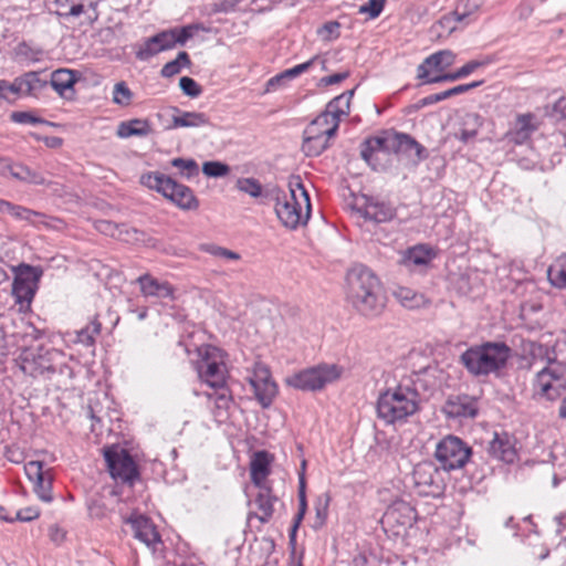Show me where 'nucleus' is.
<instances>
[{"label":"nucleus","instance_id":"obj_11","mask_svg":"<svg viewBox=\"0 0 566 566\" xmlns=\"http://www.w3.org/2000/svg\"><path fill=\"white\" fill-rule=\"evenodd\" d=\"M197 370L200 379L211 388H222L227 384V367L216 347L206 348L197 364Z\"/></svg>","mask_w":566,"mask_h":566},{"label":"nucleus","instance_id":"obj_15","mask_svg":"<svg viewBox=\"0 0 566 566\" xmlns=\"http://www.w3.org/2000/svg\"><path fill=\"white\" fill-rule=\"evenodd\" d=\"M249 382L260 405L269 408L277 395V386L271 377L270 369L263 364H255Z\"/></svg>","mask_w":566,"mask_h":566},{"label":"nucleus","instance_id":"obj_57","mask_svg":"<svg viewBox=\"0 0 566 566\" xmlns=\"http://www.w3.org/2000/svg\"><path fill=\"white\" fill-rule=\"evenodd\" d=\"M482 83H483V81H475V82L468 83V84L457 85V86H454L452 88L443 91L442 92L443 98L447 99V98H450V97H453V96L467 93V92H469V91H471V90L482 85Z\"/></svg>","mask_w":566,"mask_h":566},{"label":"nucleus","instance_id":"obj_21","mask_svg":"<svg viewBox=\"0 0 566 566\" xmlns=\"http://www.w3.org/2000/svg\"><path fill=\"white\" fill-rule=\"evenodd\" d=\"M126 524L130 526L135 538L155 551V546L160 543V535L150 518L140 514L132 515L126 520Z\"/></svg>","mask_w":566,"mask_h":566},{"label":"nucleus","instance_id":"obj_8","mask_svg":"<svg viewBox=\"0 0 566 566\" xmlns=\"http://www.w3.org/2000/svg\"><path fill=\"white\" fill-rule=\"evenodd\" d=\"M104 458L108 472L116 482L132 485L138 479L137 465L126 449L106 448L104 450Z\"/></svg>","mask_w":566,"mask_h":566},{"label":"nucleus","instance_id":"obj_58","mask_svg":"<svg viewBox=\"0 0 566 566\" xmlns=\"http://www.w3.org/2000/svg\"><path fill=\"white\" fill-rule=\"evenodd\" d=\"M546 114L556 119H565L566 118V96H562L558 98L552 106L551 111H546Z\"/></svg>","mask_w":566,"mask_h":566},{"label":"nucleus","instance_id":"obj_45","mask_svg":"<svg viewBox=\"0 0 566 566\" xmlns=\"http://www.w3.org/2000/svg\"><path fill=\"white\" fill-rule=\"evenodd\" d=\"M171 165L188 179L199 174L198 164L193 159L174 158Z\"/></svg>","mask_w":566,"mask_h":566},{"label":"nucleus","instance_id":"obj_31","mask_svg":"<svg viewBox=\"0 0 566 566\" xmlns=\"http://www.w3.org/2000/svg\"><path fill=\"white\" fill-rule=\"evenodd\" d=\"M8 170L11 177L22 182L31 185H45L46 180L42 174L32 170L28 166L22 164H13L8 166Z\"/></svg>","mask_w":566,"mask_h":566},{"label":"nucleus","instance_id":"obj_29","mask_svg":"<svg viewBox=\"0 0 566 566\" xmlns=\"http://www.w3.org/2000/svg\"><path fill=\"white\" fill-rule=\"evenodd\" d=\"M270 474V455L266 451H259L254 454L251 467L250 475L251 481L255 486H268L265 483Z\"/></svg>","mask_w":566,"mask_h":566},{"label":"nucleus","instance_id":"obj_48","mask_svg":"<svg viewBox=\"0 0 566 566\" xmlns=\"http://www.w3.org/2000/svg\"><path fill=\"white\" fill-rule=\"evenodd\" d=\"M237 187L240 191H243L253 198H259L262 195V185L254 178L239 179Z\"/></svg>","mask_w":566,"mask_h":566},{"label":"nucleus","instance_id":"obj_44","mask_svg":"<svg viewBox=\"0 0 566 566\" xmlns=\"http://www.w3.org/2000/svg\"><path fill=\"white\" fill-rule=\"evenodd\" d=\"M133 93L125 82H118L115 84L113 90V102L120 106H127L130 104Z\"/></svg>","mask_w":566,"mask_h":566},{"label":"nucleus","instance_id":"obj_25","mask_svg":"<svg viewBox=\"0 0 566 566\" xmlns=\"http://www.w3.org/2000/svg\"><path fill=\"white\" fill-rule=\"evenodd\" d=\"M77 80L76 71L59 69L51 74L50 84L60 96L72 98L75 94L74 85Z\"/></svg>","mask_w":566,"mask_h":566},{"label":"nucleus","instance_id":"obj_49","mask_svg":"<svg viewBox=\"0 0 566 566\" xmlns=\"http://www.w3.org/2000/svg\"><path fill=\"white\" fill-rule=\"evenodd\" d=\"M229 171L230 167L220 161H206L202 166V172L208 177H224Z\"/></svg>","mask_w":566,"mask_h":566},{"label":"nucleus","instance_id":"obj_1","mask_svg":"<svg viewBox=\"0 0 566 566\" xmlns=\"http://www.w3.org/2000/svg\"><path fill=\"white\" fill-rule=\"evenodd\" d=\"M346 298L366 317L380 315L385 297L377 275L364 264L353 265L346 274Z\"/></svg>","mask_w":566,"mask_h":566},{"label":"nucleus","instance_id":"obj_52","mask_svg":"<svg viewBox=\"0 0 566 566\" xmlns=\"http://www.w3.org/2000/svg\"><path fill=\"white\" fill-rule=\"evenodd\" d=\"M154 38L156 40L155 42H157L161 51L170 50L177 45L172 29L161 31L155 34Z\"/></svg>","mask_w":566,"mask_h":566},{"label":"nucleus","instance_id":"obj_4","mask_svg":"<svg viewBox=\"0 0 566 566\" xmlns=\"http://www.w3.org/2000/svg\"><path fill=\"white\" fill-rule=\"evenodd\" d=\"M511 348L503 342H485L473 345L460 356V363L474 377L497 375L506 367Z\"/></svg>","mask_w":566,"mask_h":566},{"label":"nucleus","instance_id":"obj_2","mask_svg":"<svg viewBox=\"0 0 566 566\" xmlns=\"http://www.w3.org/2000/svg\"><path fill=\"white\" fill-rule=\"evenodd\" d=\"M380 154L405 155L415 163L428 157L427 149L415 138L403 133H386L365 139L360 144V157L373 168L377 169Z\"/></svg>","mask_w":566,"mask_h":566},{"label":"nucleus","instance_id":"obj_60","mask_svg":"<svg viewBox=\"0 0 566 566\" xmlns=\"http://www.w3.org/2000/svg\"><path fill=\"white\" fill-rule=\"evenodd\" d=\"M39 515H40L39 509L33 507V506H28V507L17 511V513L14 515V520L20 521V522H31V521L38 518Z\"/></svg>","mask_w":566,"mask_h":566},{"label":"nucleus","instance_id":"obj_51","mask_svg":"<svg viewBox=\"0 0 566 566\" xmlns=\"http://www.w3.org/2000/svg\"><path fill=\"white\" fill-rule=\"evenodd\" d=\"M216 392L209 395V399H213L218 409H228L232 402L230 390L223 386L222 388H214Z\"/></svg>","mask_w":566,"mask_h":566},{"label":"nucleus","instance_id":"obj_26","mask_svg":"<svg viewBox=\"0 0 566 566\" xmlns=\"http://www.w3.org/2000/svg\"><path fill=\"white\" fill-rule=\"evenodd\" d=\"M136 282L140 286L142 294L146 297L174 298V287L168 282H160L148 273L140 275Z\"/></svg>","mask_w":566,"mask_h":566},{"label":"nucleus","instance_id":"obj_62","mask_svg":"<svg viewBox=\"0 0 566 566\" xmlns=\"http://www.w3.org/2000/svg\"><path fill=\"white\" fill-rule=\"evenodd\" d=\"M489 63H490L489 59L472 60V61H469L467 64H464L462 67H460V70L462 72L463 77H467L470 74H472L475 70H478L479 67L485 66Z\"/></svg>","mask_w":566,"mask_h":566},{"label":"nucleus","instance_id":"obj_38","mask_svg":"<svg viewBox=\"0 0 566 566\" xmlns=\"http://www.w3.org/2000/svg\"><path fill=\"white\" fill-rule=\"evenodd\" d=\"M102 324L97 317L92 319L76 336V342L85 346H92L95 343V336L101 333Z\"/></svg>","mask_w":566,"mask_h":566},{"label":"nucleus","instance_id":"obj_36","mask_svg":"<svg viewBox=\"0 0 566 566\" xmlns=\"http://www.w3.org/2000/svg\"><path fill=\"white\" fill-rule=\"evenodd\" d=\"M331 138L325 136H303L302 150L306 156H319L325 149L328 148Z\"/></svg>","mask_w":566,"mask_h":566},{"label":"nucleus","instance_id":"obj_40","mask_svg":"<svg viewBox=\"0 0 566 566\" xmlns=\"http://www.w3.org/2000/svg\"><path fill=\"white\" fill-rule=\"evenodd\" d=\"M33 489L39 499L43 502L52 501V476L50 472L43 475V478L33 483Z\"/></svg>","mask_w":566,"mask_h":566},{"label":"nucleus","instance_id":"obj_6","mask_svg":"<svg viewBox=\"0 0 566 566\" xmlns=\"http://www.w3.org/2000/svg\"><path fill=\"white\" fill-rule=\"evenodd\" d=\"M140 184L161 193L180 209L193 210L199 206L193 191L189 187L178 184L172 178L159 171H151L142 175Z\"/></svg>","mask_w":566,"mask_h":566},{"label":"nucleus","instance_id":"obj_64","mask_svg":"<svg viewBox=\"0 0 566 566\" xmlns=\"http://www.w3.org/2000/svg\"><path fill=\"white\" fill-rule=\"evenodd\" d=\"M348 75H349L348 72H343V73H335V74H332L328 76H324L319 80V85L328 86V85L338 84L342 81L346 80L348 77Z\"/></svg>","mask_w":566,"mask_h":566},{"label":"nucleus","instance_id":"obj_50","mask_svg":"<svg viewBox=\"0 0 566 566\" xmlns=\"http://www.w3.org/2000/svg\"><path fill=\"white\" fill-rule=\"evenodd\" d=\"M200 29L201 28L199 24H188L181 28H172L176 38V44L184 45L189 39H191L195 35V32Z\"/></svg>","mask_w":566,"mask_h":566},{"label":"nucleus","instance_id":"obj_14","mask_svg":"<svg viewBox=\"0 0 566 566\" xmlns=\"http://www.w3.org/2000/svg\"><path fill=\"white\" fill-rule=\"evenodd\" d=\"M354 211L365 221L373 223L391 221L397 214L396 208L390 203L368 196H361L356 200Z\"/></svg>","mask_w":566,"mask_h":566},{"label":"nucleus","instance_id":"obj_7","mask_svg":"<svg viewBox=\"0 0 566 566\" xmlns=\"http://www.w3.org/2000/svg\"><path fill=\"white\" fill-rule=\"evenodd\" d=\"M340 370L335 365H319L304 369L286 379L287 385L304 391H315L338 379Z\"/></svg>","mask_w":566,"mask_h":566},{"label":"nucleus","instance_id":"obj_16","mask_svg":"<svg viewBox=\"0 0 566 566\" xmlns=\"http://www.w3.org/2000/svg\"><path fill=\"white\" fill-rule=\"evenodd\" d=\"M46 82L41 81L35 72H29L13 82L0 80V99H9L15 95H32L41 90Z\"/></svg>","mask_w":566,"mask_h":566},{"label":"nucleus","instance_id":"obj_23","mask_svg":"<svg viewBox=\"0 0 566 566\" xmlns=\"http://www.w3.org/2000/svg\"><path fill=\"white\" fill-rule=\"evenodd\" d=\"M259 492L253 501L258 512L249 513V520L255 517L261 523H268L274 514V503L277 497L273 494L271 486H258Z\"/></svg>","mask_w":566,"mask_h":566},{"label":"nucleus","instance_id":"obj_27","mask_svg":"<svg viewBox=\"0 0 566 566\" xmlns=\"http://www.w3.org/2000/svg\"><path fill=\"white\" fill-rule=\"evenodd\" d=\"M174 114L171 124L167 126L168 129L179 127H201L209 124V117L200 112H185L177 107H172Z\"/></svg>","mask_w":566,"mask_h":566},{"label":"nucleus","instance_id":"obj_53","mask_svg":"<svg viewBox=\"0 0 566 566\" xmlns=\"http://www.w3.org/2000/svg\"><path fill=\"white\" fill-rule=\"evenodd\" d=\"M318 60H319L318 56H314L304 63L297 64L291 69L283 71V74L287 81L293 80V78L300 76L301 74L307 72L314 65V63Z\"/></svg>","mask_w":566,"mask_h":566},{"label":"nucleus","instance_id":"obj_46","mask_svg":"<svg viewBox=\"0 0 566 566\" xmlns=\"http://www.w3.org/2000/svg\"><path fill=\"white\" fill-rule=\"evenodd\" d=\"M329 496L327 494L321 495L315 503V523L314 527H322L328 515Z\"/></svg>","mask_w":566,"mask_h":566},{"label":"nucleus","instance_id":"obj_20","mask_svg":"<svg viewBox=\"0 0 566 566\" xmlns=\"http://www.w3.org/2000/svg\"><path fill=\"white\" fill-rule=\"evenodd\" d=\"M442 410L452 419L474 418L479 410L478 400L468 395L450 396Z\"/></svg>","mask_w":566,"mask_h":566},{"label":"nucleus","instance_id":"obj_18","mask_svg":"<svg viewBox=\"0 0 566 566\" xmlns=\"http://www.w3.org/2000/svg\"><path fill=\"white\" fill-rule=\"evenodd\" d=\"M539 123L533 113L517 114L504 139L513 145H524L538 129Z\"/></svg>","mask_w":566,"mask_h":566},{"label":"nucleus","instance_id":"obj_35","mask_svg":"<svg viewBox=\"0 0 566 566\" xmlns=\"http://www.w3.org/2000/svg\"><path fill=\"white\" fill-rule=\"evenodd\" d=\"M549 282L559 289H566V253L555 260L548 268Z\"/></svg>","mask_w":566,"mask_h":566},{"label":"nucleus","instance_id":"obj_19","mask_svg":"<svg viewBox=\"0 0 566 566\" xmlns=\"http://www.w3.org/2000/svg\"><path fill=\"white\" fill-rule=\"evenodd\" d=\"M455 53L451 50H441L427 56L417 67V77L428 84L431 72H443L455 62Z\"/></svg>","mask_w":566,"mask_h":566},{"label":"nucleus","instance_id":"obj_42","mask_svg":"<svg viewBox=\"0 0 566 566\" xmlns=\"http://www.w3.org/2000/svg\"><path fill=\"white\" fill-rule=\"evenodd\" d=\"M153 41H156L154 35L146 39L144 43L138 46L135 54L139 61H148L154 55L163 52L157 42Z\"/></svg>","mask_w":566,"mask_h":566},{"label":"nucleus","instance_id":"obj_3","mask_svg":"<svg viewBox=\"0 0 566 566\" xmlns=\"http://www.w3.org/2000/svg\"><path fill=\"white\" fill-rule=\"evenodd\" d=\"M377 416L386 424L403 423L420 410V394L411 384H399L379 394Z\"/></svg>","mask_w":566,"mask_h":566},{"label":"nucleus","instance_id":"obj_56","mask_svg":"<svg viewBox=\"0 0 566 566\" xmlns=\"http://www.w3.org/2000/svg\"><path fill=\"white\" fill-rule=\"evenodd\" d=\"M385 0H368L367 3L360 6V13H368L370 19L379 17L384 10Z\"/></svg>","mask_w":566,"mask_h":566},{"label":"nucleus","instance_id":"obj_12","mask_svg":"<svg viewBox=\"0 0 566 566\" xmlns=\"http://www.w3.org/2000/svg\"><path fill=\"white\" fill-rule=\"evenodd\" d=\"M60 355L61 353L55 349L29 348L20 354L18 364L23 374L38 377L55 373L53 360Z\"/></svg>","mask_w":566,"mask_h":566},{"label":"nucleus","instance_id":"obj_39","mask_svg":"<svg viewBox=\"0 0 566 566\" xmlns=\"http://www.w3.org/2000/svg\"><path fill=\"white\" fill-rule=\"evenodd\" d=\"M116 239L126 243H139L146 241V234L142 230L123 223L118 226Z\"/></svg>","mask_w":566,"mask_h":566},{"label":"nucleus","instance_id":"obj_24","mask_svg":"<svg viewBox=\"0 0 566 566\" xmlns=\"http://www.w3.org/2000/svg\"><path fill=\"white\" fill-rule=\"evenodd\" d=\"M416 518L415 509L407 502L399 500L395 501L385 512L384 520L388 524H396L399 526H411Z\"/></svg>","mask_w":566,"mask_h":566},{"label":"nucleus","instance_id":"obj_5","mask_svg":"<svg viewBox=\"0 0 566 566\" xmlns=\"http://www.w3.org/2000/svg\"><path fill=\"white\" fill-rule=\"evenodd\" d=\"M289 188V196L284 195L283 200L277 198L275 212L284 227L296 229L307 222L311 213V201L300 176L290 177Z\"/></svg>","mask_w":566,"mask_h":566},{"label":"nucleus","instance_id":"obj_13","mask_svg":"<svg viewBox=\"0 0 566 566\" xmlns=\"http://www.w3.org/2000/svg\"><path fill=\"white\" fill-rule=\"evenodd\" d=\"M13 271L15 276L12 282V294L15 302L29 305L35 294L43 270L40 266L21 263L13 268Z\"/></svg>","mask_w":566,"mask_h":566},{"label":"nucleus","instance_id":"obj_54","mask_svg":"<svg viewBox=\"0 0 566 566\" xmlns=\"http://www.w3.org/2000/svg\"><path fill=\"white\" fill-rule=\"evenodd\" d=\"M27 476L31 482H36L43 478L49 471H43V463L41 461H30L24 465Z\"/></svg>","mask_w":566,"mask_h":566},{"label":"nucleus","instance_id":"obj_22","mask_svg":"<svg viewBox=\"0 0 566 566\" xmlns=\"http://www.w3.org/2000/svg\"><path fill=\"white\" fill-rule=\"evenodd\" d=\"M488 453L492 458L505 463H513L517 455L514 441L506 432L494 433L493 439L489 443Z\"/></svg>","mask_w":566,"mask_h":566},{"label":"nucleus","instance_id":"obj_33","mask_svg":"<svg viewBox=\"0 0 566 566\" xmlns=\"http://www.w3.org/2000/svg\"><path fill=\"white\" fill-rule=\"evenodd\" d=\"M150 126L147 120L143 119H130L122 122L117 128V136L120 138H128L132 136L144 137L150 133Z\"/></svg>","mask_w":566,"mask_h":566},{"label":"nucleus","instance_id":"obj_59","mask_svg":"<svg viewBox=\"0 0 566 566\" xmlns=\"http://www.w3.org/2000/svg\"><path fill=\"white\" fill-rule=\"evenodd\" d=\"M118 226H119L118 223H115L109 220H97L94 223V227L98 232H101L105 235H109L112 238H116V234L118 231Z\"/></svg>","mask_w":566,"mask_h":566},{"label":"nucleus","instance_id":"obj_47","mask_svg":"<svg viewBox=\"0 0 566 566\" xmlns=\"http://www.w3.org/2000/svg\"><path fill=\"white\" fill-rule=\"evenodd\" d=\"M8 214L12 216L17 220H24L30 223H34V217L42 216L40 212L31 210L29 208L14 205L11 202L10 210H8Z\"/></svg>","mask_w":566,"mask_h":566},{"label":"nucleus","instance_id":"obj_55","mask_svg":"<svg viewBox=\"0 0 566 566\" xmlns=\"http://www.w3.org/2000/svg\"><path fill=\"white\" fill-rule=\"evenodd\" d=\"M179 86L187 96L198 97L201 94L200 85L191 77H181L179 80Z\"/></svg>","mask_w":566,"mask_h":566},{"label":"nucleus","instance_id":"obj_28","mask_svg":"<svg viewBox=\"0 0 566 566\" xmlns=\"http://www.w3.org/2000/svg\"><path fill=\"white\" fill-rule=\"evenodd\" d=\"M328 114H319L304 129L303 136H325L332 138L335 136L339 124L335 119H331Z\"/></svg>","mask_w":566,"mask_h":566},{"label":"nucleus","instance_id":"obj_41","mask_svg":"<svg viewBox=\"0 0 566 566\" xmlns=\"http://www.w3.org/2000/svg\"><path fill=\"white\" fill-rule=\"evenodd\" d=\"M10 118L13 123H17V124H23V125L24 124H29V125L41 124V125H46V126H55L54 123L49 122L44 118L38 117L31 112H13V113H11Z\"/></svg>","mask_w":566,"mask_h":566},{"label":"nucleus","instance_id":"obj_63","mask_svg":"<svg viewBox=\"0 0 566 566\" xmlns=\"http://www.w3.org/2000/svg\"><path fill=\"white\" fill-rule=\"evenodd\" d=\"M461 78H464V77L462 75L461 70L458 69L455 72L432 76L430 80H428V84L440 83V82H454V81H458Z\"/></svg>","mask_w":566,"mask_h":566},{"label":"nucleus","instance_id":"obj_17","mask_svg":"<svg viewBox=\"0 0 566 566\" xmlns=\"http://www.w3.org/2000/svg\"><path fill=\"white\" fill-rule=\"evenodd\" d=\"M415 484L424 494H437L441 491V474L437 465L430 461L418 463L412 472Z\"/></svg>","mask_w":566,"mask_h":566},{"label":"nucleus","instance_id":"obj_61","mask_svg":"<svg viewBox=\"0 0 566 566\" xmlns=\"http://www.w3.org/2000/svg\"><path fill=\"white\" fill-rule=\"evenodd\" d=\"M339 27L340 24L337 21H328L318 30V34L326 35L327 39L337 38L339 35Z\"/></svg>","mask_w":566,"mask_h":566},{"label":"nucleus","instance_id":"obj_10","mask_svg":"<svg viewBox=\"0 0 566 566\" xmlns=\"http://www.w3.org/2000/svg\"><path fill=\"white\" fill-rule=\"evenodd\" d=\"M535 386L549 400L557 399L566 390V364L549 360L536 375Z\"/></svg>","mask_w":566,"mask_h":566},{"label":"nucleus","instance_id":"obj_37","mask_svg":"<svg viewBox=\"0 0 566 566\" xmlns=\"http://www.w3.org/2000/svg\"><path fill=\"white\" fill-rule=\"evenodd\" d=\"M479 7L480 3L478 0H460L452 15L457 22L470 23Z\"/></svg>","mask_w":566,"mask_h":566},{"label":"nucleus","instance_id":"obj_34","mask_svg":"<svg viewBox=\"0 0 566 566\" xmlns=\"http://www.w3.org/2000/svg\"><path fill=\"white\" fill-rule=\"evenodd\" d=\"M395 294L400 304L409 310L420 308L428 303L423 294L409 287H400Z\"/></svg>","mask_w":566,"mask_h":566},{"label":"nucleus","instance_id":"obj_43","mask_svg":"<svg viewBox=\"0 0 566 566\" xmlns=\"http://www.w3.org/2000/svg\"><path fill=\"white\" fill-rule=\"evenodd\" d=\"M200 249L213 256L221 258V259H227V260H232V261H238L241 259L239 253L231 251L227 248L219 247L217 244H212V243L202 244L200 247Z\"/></svg>","mask_w":566,"mask_h":566},{"label":"nucleus","instance_id":"obj_32","mask_svg":"<svg viewBox=\"0 0 566 566\" xmlns=\"http://www.w3.org/2000/svg\"><path fill=\"white\" fill-rule=\"evenodd\" d=\"M434 258L432 249L427 245L419 244L410 248L403 258V262L408 266H422L427 265Z\"/></svg>","mask_w":566,"mask_h":566},{"label":"nucleus","instance_id":"obj_30","mask_svg":"<svg viewBox=\"0 0 566 566\" xmlns=\"http://www.w3.org/2000/svg\"><path fill=\"white\" fill-rule=\"evenodd\" d=\"M354 95V90L347 91L334 97L326 106L323 114H328L331 119L337 120L339 124L340 116L347 115L349 112L350 99Z\"/></svg>","mask_w":566,"mask_h":566},{"label":"nucleus","instance_id":"obj_9","mask_svg":"<svg viewBox=\"0 0 566 566\" xmlns=\"http://www.w3.org/2000/svg\"><path fill=\"white\" fill-rule=\"evenodd\" d=\"M472 454L471 448L460 438L448 436L443 438L436 449V459L447 471L463 468Z\"/></svg>","mask_w":566,"mask_h":566}]
</instances>
